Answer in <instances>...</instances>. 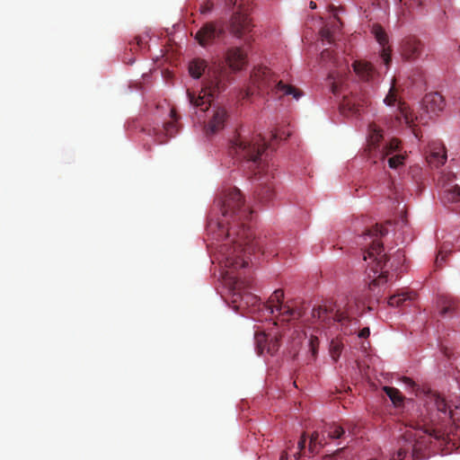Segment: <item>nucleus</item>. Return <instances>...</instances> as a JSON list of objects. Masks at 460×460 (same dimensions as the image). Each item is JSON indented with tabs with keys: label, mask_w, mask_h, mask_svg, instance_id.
<instances>
[{
	"label": "nucleus",
	"mask_w": 460,
	"mask_h": 460,
	"mask_svg": "<svg viewBox=\"0 0 460 460\" xmlns=\"http://www.w3.org/2000/svg\"><path fill=\"white\" fill-rule=\"evenodd\" d=\"M343 344L337 341L332 340L330 344V354L334 361H337L342 351Z\"/></svg>",
	"instance_id": "obj_31"
},
{
	"label": "nucleus",
	"mask_w": 460,
	"mask_h": 460,
	"mask_svg": "<svg viewBox=\"0 0 460 460\" xmlns=\"http://www.w3.org/2000/svg\"><path fill=\"white\" fill-rule=\"evenodd\" d=\"M229 279H232V284H233V303H239L236 307H243L244 305H254L257 302V296L248 293V292H243L241 290L242 283L239 281V279L235 277H230Z\"/></svg>",
	"instance_id": "obj_15"
},
{
	"label": "nucleus",
	"mask_w": 460,
	"mask_h": 460,
	"mask_svg": "<svg viewBox=\"0 0 460 460\" xmlns=\"http://www.w3.org/2000/svg\"><path fill=\"white\" fill-rule=\"evenodd\" d=\"M208 65L204 59L196 58L190 62L189 72L193 78H199L205 72Z\"/></svg>",
	"instance_id": "obj_24"
},
{
	"label": "nucleus",
	"mask_w": 460,
	"mask_h": 460,
	"mask_svg": "<svg viewBox=\"0 0 460 460\" xmlns=\"http://www.w3.org/2000/svg\"><path fill=\"white\" fill-rule=\"evenodd\" d=\"M447 434L437 429L429 427L426 423L418 422L414 430H407L402 440L401 447L390 460H402L408 452L411 450L412 456L419 458V453L432 440L445 439Z\"/></svg>",
	"instance_id": "obj_6"
},
{
	"label": "nucleus",
	"mask_w": 460,
	"mask_h": 460,
	"mask_svg": "<svg viewBox=\"0 0 460 460\" xmlns=\"http://www.w3.org/2000/svg\"><path fill=\"white\" fill-rule=\"evenodd\" d=\"M415 296L414 293L401 291L391 296L388 299V305L391 306H400L407 300H412Z\"/></svg>",
	"instance_id": "obj_26"
},
{
	"label": "nucleus",
	"mask_w": 460,
	"mask_h": 460,
	"mask_svg": "<svg viewBox=\"0 0 460 460\" xmlns=\"http://www.w3.org/2000/svg\"><path fill=\"white\" fill-rule=\"evenodd\" d=\"M332 458V456H330V455L325 456V460H331Z\"/></svg>",
	"instance_id": "obj_50"
},
{
	"label": "nucleus",
	"mask_w": 460,
	"mask_h": 460,
	"mask_svg": "<svg viewBox=\"0 0 460 460\" xmlns=\"http://www.w3.org/2000/svg\"><path fill=\"white\" fill-rule=\"evenodd\" d=\"M331 54H332V53H331V51H330L328 49H323V50L322 51V53H321V58H322L323 59L329 58H331Z\"/></svg>",
	"instance_id": "obj_44"
},
{
	"label": "nucleus",
	"mask_w": 460,
	"mask_h": 460,
	"mask_svg": "<svg viewBox=\"0 0 460 460\" xmlns=\"http://www.w3.org/2000/svg\"><path fill=\"white\" fill-rule=\"evenodd\" d=\"M279 460H288V453L286 451H283L280 456Z\"/></svg>",
	"instance_id": "obj_47"
},
{
	"label": "nucleus",
	"mask_w": 460,
	"mask_h": 460,
	"mask_svg": "<svg viewBox=\"0 0 460 460\" xmlns=\"http://www.w3.org/2000/svg\"><path fill=\"white\" fill-rule=\"evenodd\" d=\"M456 308V302L453 299H447L440 310V314L446 316L448 314L455 312Z\"/></svg>",
	"instance_id": "obj_34"
},
{
	"label": "nucleus",
	"mask_w": 460,
	"mask_h": 460,
	"mask_svg": "<svg viewBox=\"0 0 460 460\" xmlns=\"http://www.w3.org/2000/svg\"><path fill=\"white\" fill-rule=\"evenodd\" d=\"M402 382L406 386H409V387H411V388H412V389H414V388L417 386V385L415 384V382H414L411 378L407 377V376H403V377L402 378Z\"/></svg>",
	"instance_id": "obj_41"
},
{
	"label": "nucleus",
	"mask_w": 460,
	"mask_h": 460,
	"mask_svg": "<svg viewBox=\"0 0 460 460\" xmlns=\"http://www.w3.org/2000/svg\"><path fill=\"white\" fill-rule=\"evenodd\" d=\"M426 111L431 115H438L445 108V100L438 93H429L423 99Z\"/></svg>",
	"instance_id": "obj_16"
},
{
	"label": "nucleus",
	"mask_w": 460,
	"mask_h": 460,
	"mask_svg": "<svg viewBox=\"0 0 460 460\" xmlns=\"http://www.w3.org/2000/svg\"><path fill=\"white\" fill-rule=\"evenodd\" d=\"M429 154L427 155V162L435 167L443 165L447 161V154L445 147L439 143H432L429 146Z\"/></svg>",
	"instance_id": "obj_19"
},
{
	"label": "nucleus",
	"mask_w": 460,
	"mask_h": 460,
	"mask_svg": "<svg viewBox=\"0 0 460 460\" xmlns=\"http://www.w3.org/2000/svg\"><path fill=\"white\" fill-rule=\"evenodd\" d=\"M267 144L261 135L246 137L240 132L230 141V154L242 160L247 167L261 174L266 166L265 150Z\"/></svg>",
	"instance_id": "obj_5"
},
{
	"label": "nucleus",
	"mask_w": 460,
	"mask_h": 460,
	"mask_svg": "<svg viewBox=\"0 0 460 460\" xmlns=\"http://www.w3.org/2000/svg\"><path fill=\"white\" fill-rule=\"evenodd\" d=\"M226 62L234 70H241L247 63L246 54L241 48H232L226 53Z\"/></svg>",
	"instance_id": "obj_21"
},
{
	"label": "nucleus",
	"mask_w": 460,
	"mask_h": 460,
	"mask_svg": "<svg viewBox=\"0 0 460 460\" xmlns=\"http://www.w3.org/2000/svg\"><path fill=\"white\" fill-rule=\"evenodd\" d=\"M319 340L316 336L312 335L309 340V349L313 357L315 359L318 352Z\"/></svg>",
	"instance_id": "obj_37"
},
{
	"label": "nucleus",
	"mask_w": 460,
	"mask_h": 460,
	"mask_svg": "<svg viewBox=\"0 0 460 460\" xmlns=\"http://www.w3.org/2000/svg\"><path fill=\"white\" fill-rule=\"evenodd\" d=\"M352 67L358 77L365 82L373 81L377 75L375 67L364 60H355Z\"/></svg>",
	"instance_id": "obj_17"
},
{
	"label": "nucleus",
	"mask_w": 460,
	"mask_h": 460,
	"mask_svg": "<svg viewBox=\"0 0 460 460\" xmlns=\"http://www.w3.org/2000/svg\"><path fill=\"white\" fill-rule=\"evenodd\" d=\"M268 337L263 332H256L254 333V341L256 345V350L259 355L263 354L266 350V345L268 344Z\"/></svg>",
	"instance_id": "obj_28"
},
{
	"label": "nucleus",
	"mask_w": 460,
	"mask_h": 460,
	"mask_svg": "<svg viewBox=\"0 0 460 460\" xmlns=\"http://www.w3.org/2000/svg\"><path fill=\"white\" fill-rule=\"evenodd\" d=\"M309 6H310L311 9H315L316 8V4L314 1H311L310 4H309Z\"/></svg>",
	"instance_id": "obj_48"
},
{
	"label": "nucleus",
	"mask_w": 460,
	"mask_h": 460,
	"mask_svg": "<svg viewBox=\"0 0 460 460\" xmlns=\"http://www.w3.org/2000/svg\"><path fill=\"white\" fill-rule=\"evenodd\" d=\"M251 79L252 84L261 92H272L279 97L292 95L296 100H298L302 95V92L297 88L286 84L282 81H277L275 75L266 66L255 68Z\"/></svg>",
	"instance_id": "obj_7"
},
{
	"label": "nucleus",
	"mask_w": 460,
	"mask_h": 460,
	"mask_svg": "<svg viewBox=\"0 0 460 460\" xmlns=\"http://www.w3.org/2000/svg\"><path fill=\"white\" fill-rule=\"evenodd\" d=\"M367 98H361L356 95L344 97L341 103V111L345 116H358L364 107L368 105Z\"/></svg>",
	"instance_id": "obj_14"
},
{
	"label": "nucleus",
	"mask_w": 460,
	"mask_h": 460,
	"mask_svg": "<svg viewBox=\"0 0 460 460\" xmlns=\"http://www.w3.org/2000/svg\"><path fill=\"white\" fill-rule=\"evenodd\" d=\"M145 47H146V42L140 36H137L135 38V43L131 47L130 49L134 50V51L142 50Z\"/></svg>",
	"instance_id": "obj_39"
},
{
	"label": "nucleus",
	"mask_w": 460,
	"mask_h": 460,
	"mask_svg": "<svg viewBox=\"0 0 460 460\" xmlns=\"http://www.w3.org/2000/svg\"><path fill=\"white\" fill-rule=\"evenodd\" d=\"M284 292L282 289L275 290L270 296L267 303V310L273 314L279 312L278 321L286 322L296 320L302 317L304 312L302 308L296 307L294 303L287 302L283 304Z\"/></svg>",
	"instance_id": "obj_9"
},
{
	"label": "nucleus",
	"mask_w": 460,
	"mask_h": 460,
	"mask_svg": "<svg viewBox=\"0 0 460 460\" xmlns=\"http://www.w3.org/2000/svg\"><path fill=\"white\" fill-rule=\"evenodd\" d=\"M323 433L328 438L337 439L345 434V429L337 423H331L324 427Z\"/></svg>",
	"instance_id": "obj_27"
},
{
	"label": "nucleus",
	"mask_w": 460,
	"mask_h": 460,
	"mask_svg": "<svg viewBox=\"0 0 460 460\" xmlns=\"http://www.w3.org/2000/svg\"><path fill=\"white\" fill-rule=\"evenodd\" d=\"M251 30L252 22L247 14L240 11L233 13L230 19V31L234 36L242 38Z\"/></svg>",
	"instance_id": "obj_13"
},
{
	"label": "nucleus",
	"mask_w": 460,
	"mask_h": 460,
	"mask_svg": "<svg viewBox=\"0 0 460 460\" xmlns=\"http://www.w3.org/2000/svg\"><path fill=\"white\" fill-rule=\"evenodd\" d=\"M425 407L427 411L433 412L436 411L438 418L444 423H451L449 431H447L443 429V424H434V420L432 417L429 420L422 419L420 423H426L429 427L441 430L447 434L445 439L437 440L440 442V445L449 444L455 437L460 438V406H455L453 409L451 405H449L446 400L441 397L438 394L432 391H428L425 393Z\"/></svg>",
	"instance_id": "obj_3"
},
{
	"label": "nucleus",
	"mask_w": 460,
	"mask_h": 460,
	"mask_svg": "<svg viewBox=\"0 0 460 460\" xmlns=\"http://www.w3.org/2000/svg\"><path fill=\"white\" fill-rule=\"evenodd\" d=\"M384 102L388 106L397 107L398 113L395 116V119L399 122L403 120L406 125L412 128L414 136L419 138V132L414 128V120L417 119V117L404 102L398 99L397 89L394 84L390 87L387 95L384 99Z\"/></svg>",
	"instance_id": "obj_10"
},
{
	"label": "nucleus",
	"mask_w": 460,
	"mask_h": 460,
	"mask_svg": "<svg viewBox=\"0 0 460 460\" xmlns=\"http://www.w3.org/2000/svg\"><path fill=\"white\" fill-rule=\"evenodd\" d=\"M326 443L324 433L321 438L320 434L317 431H314L310 438L309 450L314 452L317 446L323 447Z\"/></svg>",
	"instance_id": "obj_29"
},
{
	"label": "nucleus",
	"mask_w": 460,
	"mask_h": 460,
	"mask_svg": "<svg viewBox=\"0 0 460 460\" xmlns=\"http://www.w3.org/2000/svg\"><path fill=\"white\" fill-rule=\"evenodd\" d=\"M242 3L239 4L240 8H244L246 5L250 4L252 0H241ZM226 5L229 8H232L235 5H237V0H226Z\"/></svg>",
	"instance_id": "obj_40"
},
{
	"label": "nucleus",
	"mask_w": 460,
	"mask_h": 460,
	"mask_svg": "<svg viewBox=\"0 0 460 460\" xmlns=\"http://www.w3.org/2000/svg\"><path fill=\"white\" fill-rule=\"evenodd\" d=\"M305 447V438L303 437L301 438L300 441L298 442V447L300 450H303Z\"/></svg>",
	"instance_id": "obj_45"
},
{
	"label": "nucleus",
	"mask_w": 460,
	"mask_h": 460,
	"mask_svg": "<svg viewBox=\"0 0 460 460\" xmlns=\"http://www.w3.org/2000/svg\"><path fill=\"white\" fill-rule=\"evenodd\" d=\"M388 233L387 229L376 224L371 228L366 230L364 238L369 239L370 243L364 252V261L370 260V270L374 273V279L369 283V289L375 291L376 288L385 284L389 279L388 257L384 253L383 243L379 241L380 237Z\"/></svg>",
	"instance_id": "obj_4"
},
{
	"label": "nucleus",
	"mask_w": 460,
	"mask_h": 460,
	"mask_svg": "<svg viewBox=\"0 0 460 460\" xmlns=\"http://www.w3.org/2000/svg\"><path fill=\"white\" fill-rule=\"evenodd\" d=\"M456 174L453 172H443L439 179L438 184L442 189V193L448 192L450 190L460 188L458 184L456 183Z\"/></svg>",
	"instance_id": "obj_23"
},
{
	"label": "nucleus",
	"mask_w": 460,
	"mask_h": 460,
	"mask_svg": "<svg viewBox=\"0 0 460 460\" xmlns=\"http://www.w3.org/2000/svg\"><path fill=\"white\" fill-rule=\"evenodd\" d=\"M171 116L173 119V121H168L164 123V129L167 136L172 137L176 133V125L175 120L177 119L175 117V111L173 110L171 111Z\"/></svg>",
	"instance_id": "obj_32"
},
{
	"label": "nucleus",
	"mask_w": 460,
	"mask_h": 460,
	"mask_svg": "<svg viewBox=\"0 0 460 460\" xmlns=\"http://www.w3.org/2000/svg\"><path fill=\"white\" fill-rule=\"evenodd\" d=\"M215 7V4L212 0H202L199 4V12L201 14L210 13Z\"/></svg>",
	"instance_id": "obj_36"
},
{
	"label": "nucleus",
	"mask_w": 460,
	"mask_h": 460,
	"mask_svg": "<svg viewBox=\"0 0 460 460\" xmlns=\"http://www.w3.org/2000/svg\"><path fill=\"white\" fill-rule=\"evenodd\" d=\"M396 256L398 257V259H401V257H402L403 254L400 251H398Z\"/></svg>",
	"instance_id": "obj_49"
},
{
	"label": "nucleus",
	"mask_w": 460,
	"mask_h": 460,
	"mask_svg": "<svg viewBox=\"0 0 460 460\" xmlns=\"http://www.w3.org/2000/svg\"><path fill=\"white\" fill-rule=\"evenodd\" d=\"M266 346H267L266 351L269 354H270V355L275 354L280 347L279 338L275 335L270 341H268V344Z\"/></svg>",
	"instance_id": "obj_33"
},
{
	"label": "nucleus",
	"mask_w": 460,
	"mask_h": 460,
	"mask_svg": "<svg viewBox=\"0 0 460 460\" xmlns=\"http://www.w3.org/2000/svg\"><path fill=\"white\" fill-rule=\"evenodd\" d=\"M383 391L389 397L395 407H400L402 405L404 396L402 394L399 389L391 386H384Z\"/></svg>",
	"instance_id": "obj_25"
},
{
	"label": "nucleus",
	"mask_w": 460,
	"mask_h": 460,
	"mask_svg": "<svg viewBox=\"0 0 460 460\" xmlns=\"http://www.w3.org/2000/svg\"><path fill=\"white\" fill-rule=\"evenodd\" d=\"M442 200L447 203L460 202V188L450 190L448 192L442 193Z\"/></svg>",
	"instance_id": "obj_30"
},
{
	"label": "nucleus",
	"mask_w": 460,
	"mask_h": 460,
	"mask_svg": "<svg viewBox=\"0 0 460 460\" xmlns=\"http://www.w3.org/2000/svg\"><path fill=\"white\" fill-rule=\"evenodd\" d=\"M369 334H370L369 328L366 327V328H363L362 330H360V332L358 333V337L367 338L369 336Z\"/></svg>",
	"instance_id": "obj_43"
},
{
	"label": "nucleus",
	"mask_w": 460,
	"mask_h": 460,
	"mask_svg": "<svg viewBox=\"0 0 460 460\" xmlns=\"http://www.w3.org/2000/svg\"><path fill=\"white\" fill-rule=\"evenodd\" d=\"M225 33L223 24L217 22H207L198 30L194 38L201 47L206 48L216 43Z\"/></svg>",
	"instance_id": "obj_11"
},
{
	"label": "nucleus",
	"mask_w": 460,
	"mask_h": 460,
	"mask_svg": "<svg viewBox=\"0 0 460 460\" xmlns=\"http://www.w3.org/2000/svg\"><path fill=\"white\" fill-rule=\"evenodd\" d=\"M226 87L223 74L220 70L208 71V78L206 79L203 87L199 93L187 91V96L190 104L199 109L201 112H207V120L205 121V130L207 135L216 134L217 132L223 129L226 126V122L228 119V113L226 110L218 105H213L211 107L212 98L222 92Z\"/></svg>",
	"instance_id": "obj_2"
},
{
	"label": "nucleus",
	"mask_w": 460,
	"mask_h": 460,
	"mask_svg": "<svg viewBox=\"0 0 460 460\" xmlns=\"http://www.w3.org/2000/svg\"><path fill=\"white\" fill-rule=\"evenodd\" d=\"M332 91L334 94H336L338 93V86L336 84V83H333L332 84Z\"/></svg>",
	"instance_id": "obj_46"
},
{
	"label": "nucleus",
	"mask_w": 460,
	"mask_h": 460,
	"mask_svg": "<svg viewBox=\"0 0 460 460\" xmlns=\"http://www.w3.org/2000/svg\"><path fill=\"white\" fill-rule=\"evenodd\" d=\"M255 196L259 202L268 203L275 196L274 186L271 182H262L255 190Z\"/></svg>",
	"instance_id": "obj_22"
},
{
	"label": "nucleus",
	"mask_w": 460,
	"mask_h": 460,
	"mask_svg": "<svg viewBox=\"0 0 460 460\" xmlns=\"http://www.w3.org/2000/svg\"><path fill=\"white\" fill-rule=\"evenodd\" d=\"M221 217L209 218L207 226L208 234L211 237L208 246L214 250L213 261L227 269L224 275H230V270H238L248 265L243 254L255 251L265 252L264 242L255 239L246 226L252 211L244 205L239 189L234 187L226 190L217 200Z\"/></svg>",
	"instance_id": "obj_1"
},
{
	"label": "nucleus",
	"mask_w": 460,
	"mask_h": 460,
	"mask_svg": "<svg viewBox=\"0 0 460 460\" xmlns=\"http://www.w3.org/2000/svg\"><path fill=\"white\" fill-rule=\"evenodd\" d=\"M445 256L446 255L443 254L442 251H440L438 252V254L437 255V258H436V261H435L438 267H441L442 261L445 260Z\"/></svg>",
	"instance_id": "obj_42"
},
{
	"label": "nucleus",
	"mask_w": 460,
	"mask_h": 460,
	"mask_svg": "<svg viewBox=\"0 0 460 460\" xmlns=\"http://www.w3.org/2000/svg\"><path fill=\"white\" fill-rule=\"evenodd\" d=\"M320 35L323 40H326L329 43L332 42L333 40L332 33L327 27L322 28V30L320 31Z\"/></svg>",
	"instance_id": "obj_38"
},
{
	"label": "nucleus",
	"mask_w": 460,
	"mask_h": 460,
	"mask_svg": "<svg viewBox=\"0 0 460 460\" xmlns=\"http://www.w3.org/2000/svg\"><path fill=\"white\" fill-rule=\"evenodd\" d=\"M423 49L422 42L414 36L404 38L400 46V52L403 59L413 61L420 58Z\"/></svg>",
	"instance_id": "obj_12"
},
{
	"label": "nucleus",
	"mask_w": 460,
	"mask_h": 460,
	"mask_svg": "<svg viewBox=\"0 0 460 460\" xmlns=\"http://www.w3.org/2000/svg\"><path fill=\"white\" fill-rule=\"evenodd\" d=\"M373 33L375 34V37H376V40L378 41V43L382 46V52H381L380 57L382 58L384 64L386 66H388L392 61V58H391V49L389 48H385V45L388 42L387 35L380 25H375L373 27Z\"/></svg>",
	"instance_id": "obj_20"
},
{
	"label": "nucleus",
	"mask_w": 460,
	"mask_h": 460,
	"mask_svg": "<svg viewBox=\"0 0 460 460\" xmlns=\"http://www.w3.org/2000/svg\"><path fill=\"white\" fill-rule=\"evenodd\" d=\"M405 156L402 155H394L388 158V165L392 169H396L400 165L403 164Z\"/></svg>",
	"instance_id": "obj_35"
},
{
	"label": "nucleus",
	"mask_w": 460,
	"mask_h": 460,
	"mask_svg": "<svg viewBox=\"0 0 460 460\" xmlns=\"http://www.w3.org/2000/svg\"><path fill=\"white\" fill-rule=\"evenodd\" d=\"M333 320L344 324L349 319L348 312L341 311L337 305L334 308L328 309L326 306H319L318 308L313 309V316L318 319L325 320L326 315L329 313H333Z\"/></svg>",
	"instance_id": "obj_18"
},
{
	"label": "nucleus",
	"mask_w": 460,
	"mask_h": 460,
	"mask_svg": "<svg viewBox=\"0 0 460 460\" xmlns=\"http://www.w3.org/2000/svg\"><path fill=\"white\" fill-rule=\"evenodd\" d=\"M383 139L382 129L379 126L372 123L368 126V148L371 156L378 157L380 160L399 150L400 141L397 138H392L389 142L380 145Z\"/></svg>",
	"instance_id": "obj_8"
}]
</instances>
